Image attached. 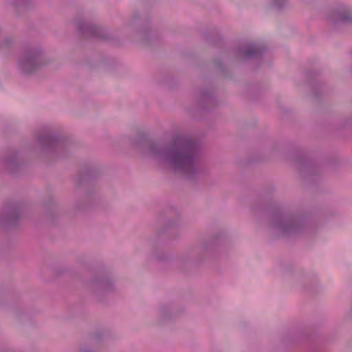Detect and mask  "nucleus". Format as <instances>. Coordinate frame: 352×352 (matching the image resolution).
<instances>
[{
    "instance_id": "423d86ee",
    "label": "nucleus",
    "mask_w": 352,
    "mask_h": 352,
    "mask_svg": "<svg viewBox=\"0 0 352 352\" xmlns=\"http://www.w3.org/2000/svg\"><path fill=\"white\" fill-rule=\"evenodd\" d=\"M334 15L333 21L336 23H349L352 20L351 16L345 11H336Z\"/></svg>"
},
{
    "instance_id": "f03ea898",
    "label": "nucleus",
    "mask_w": 352,
    "mask_h": 352,
    "mask_svg": "<svg viewBox=\"0 0 352 352\" xmlns=\"http://www.w3.org/2000/svg\"><path fill=\"white\" fill-rule=\"evenodd\" d=\"M40 51L34 50L28 52L19 61V67L23 73H32L39 65Z\"/></svg>"
},
{
    "instance_id": "f257e3e1",
    "label": "nucleus",
    "mask_w": 352,
    "mask_h": 352,
    "mask_svg": "<svg viewBox=\"0 0 352 352\" xmlns=\"http://www.w3.org/2000/svg\"><path fill=\"white\" fill-rule=\"evenodd\" d=\"M198 152L197 144L185 135L175 136L167 146L153 144L149 148V153L153 157L167 164L188 177L199 173Z\"/></svg>"
},
{
    "instance_id": "20e7f679",
    "label": "nucleus",
    "mask_w": 352,
    "mask_h": 352,
    "mask_svg": "<svg viewBox=\"0 0 352 352\" xmlns=\"http://www.w3.org/2000/svg\"><path fill=\"white\" fill-rule=\"evenodd\" d=\"M265 49L254 44H248L239 53H243L246 58H257L263 55Z\"/></svg>"
},
{
    "instance_id": "0eeeda50",
    "label": "nucleus",
    "mask_w": 352,
    "mask_h": 352,
    "mask_svg": "<svg viewBox=\"0 0 352 352\" xmlns=\"http://www.w3.org/2000/svg\"><path fill=\"white\" fill-rule=\"evenodd\" d=\"M56 142V138L51 134H47L38 138V142L43 146H51Z\"/></svg>"
},
{
    "instance_id": "7ed1b4c3",
    "label": "nucleus",
    "mask_w": 352,
    "mask_h": 352,
    "mask_svg": "<svg viewBox=\"0 0 352 352\" xmlns=\"http://www.w3.org/2000/svg\"><path fill=\"white\" fill-rule=\"evenodd\" d=\"M274 226L282 232L287 233L292 231L298 230L300 223L296 219H290L287 222H283L280 219H276L274 221Z\"/></svg>"
},
{
    "instance_id": "39448f33",
    "label": "nucleus",
    "mask_w": 352,
    "mask_h": 352,
    "mask_svg": "<svg viewBox=\"0 0 352 352\" xmlns=\"http://www.w3.org/2000/svg\"><path fill=\"white\" fill-rule=\"evenodd\" d=\"M78 29L83 32L90 34L92 36L101 37L102 35L100 33L99 28L92 24L88 23L87 22H79L77 24Z\"/></svg>"
},
{
    "instance_id": "6e6552de",
    "label": "nucleus",
    "mask_w": 352,
    "mask_h": 352,
    "mask_svg": "<svg viewBox=\"0 0 352 352\" xmlns=\"http://www.w3.org/2000/svg\"><path fill=\"white\" fill-rule=\"evenodd\" d=\"M287 3V0H274L273 5L278 9H281Z\"/></svg>"
}]
</instances>
